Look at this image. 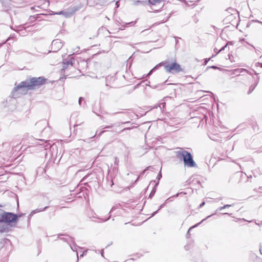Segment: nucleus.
Masks as SVG:
<instances>
[{
	"mask_svg": "<svg viewBox=\"0 0 262 262\" xmlns=\"http://www.w3.org/2000/svg\"><path fill=\"white\" fill-rule=\"evenodd\" d=\"M44 79L41 77L32 78L21 82L19 85L14 88V93L18 92L21 94H26L28 90L34 89L43 83Z\"/></svg>",
	"mask_w": 262,
	"mask_h": 262,
	"instance_id": "f257e3e1",
	"label": "nucleus"
},
{
	"mask_svg": "<svg viewBox=\"0 0 262 262\" xmlns=\"http://www.w3.org/2000/svg\"><path fill=\"white\" fill-rule=\"evenodd\" d=\"M17 219V216L12 213H0V232L6 231L8 226H15Z\"/></svg>",
	"mask_w": 262,
	"mask_h": 262,
	"instance_id": "f03ea898",
	"label": "nucleus"
},
{
	"mask_svg": "<svg viewBox=\"0 0 262 262\" xmlns=\"http://www.w3.org/2000/svg\"><path fill=\"white\" fill-rule=\"evenodd\" d=\"M178 153L179 155L183 157L185 165L188 167L195 166V162L193 161L190 153L185 150L181 152L178 151Z\"/></svg>",
	"mask_w": 262,
	"mask_h": 262,
	"instance_id": "7ed1b4c3",
	"label": "nucleus"
},
{
	"mask_svg": "<svg viewBox=\"0 0 262 262\" xmlns=\"http://www.w3.org/2000/svg\"><path fill=\"white\" fill-rule=\"evenodd\" d=\"M164 65L165 71L169 73H178L183 70L181 66L177 62H172Z\"/></svg>",
	"mask_w": 262,
	"mask_h": 262,
	"instance_id": "20e7f679",
	"label": "nucleus"
},
{
	"mask_svg": "<svg viewBox=\"0 0 262 262\" xmlns=\"http://www.w3.org/2000/svg\"><path fill=\"white\" fill-rule=\"evenodd\" d=\"M62 46V43L59 40H53L52 42V48L56 49L57 48H61Z\"/></svg>",
	"mask_w": 262,
	"mask_h": 262,
	"instance_id": "39448f33",
	"label": "nucleus"
},
{
	"mask_svg": "<svg viewBox=\"0 0 262 262\" xmlns=\"http://www.w3.org/2000/svg\"><path fill=\"white\" fill-rule=\"evenodd\" d=\"M149 3L153 5L156 4H160L161 2V0H148Z\"/></svg>",
	"mask_w": 262,
	"mask_h": 262,
	"instance_id": "423d86ee",
	"label": "nucleus"
},
{
	"mask_svg": "<svg viewBox=\"0 0 262 262\" xmlns=\"http://www.w3.org/2000/svg\"><path fill=\"white\" fill-rule=\"evenodd\" d=\"M245 70L244 69H235L234 72H233V73L234 74H238L239 73H241L242 71H245Z\"/></svg>",
	"mask_w": 262,
	"mask_h": 262,
	"instance_id": "0eeeda50",
	"label": "nucleus"
},
{
	"mask_svg": "<svg viewBox=\"0 0 262 262\" xmlns=\"http://www.w3.org/2000/svg\"><path fill=\"white\" fill-rule=\"evenodd\" d=\"M56 14H63V15H65L66 16H68L67 13L64 12V11H60L59 12L56 13Z\"/></svg>",
	"mask_w": 262,
	"mask_h": 262,
	"instance_id": "6e6552de",
	"label": "nucleus"
},
{
	"mask_svg": "<svg viewBox=\"0 0 262 262\" xmlns=\"http://www.w3.org/2000/svg\"><path fill=\"white\" fill-rule=\"evenodd\" d=\"M225 208H226V207H225V205H224V206H223V207H221L219 208L218 209V210H220V211H221V210H222L223 209H225Z\"/></svg>",
	"mask_w": 262,
	"mask_h": 262,
	"instance_id": "1a4fd4ad",
	"label": "nucleus"
},
{
	"mask_svg": "<svg viewBox=\"0 0 262 262\" xmlns=\"http://www.w3.org/2000/svg\"><path fill=\"white\" fill-rule=\"evenodd\" d=\"M161 177H162L161 174V173H159V174H158V177H158V180H160V179H161Z\"/></svg>",
	"mask_w": 262,
	"mask_h": 262,
	"instance_id": "9d476101",
	"label": "nucleus"
},
{
	"mask_svg": "<svg viewBox=\"0 0 262 262\" xmlns=\"http://www.w3.org/2000/svg\"><path fill=\"white\" fill-rule=\"evenodd\" d=\"M226 47V45L224 47H223V48H222L220 50H219V52H221V51L224 50L225 48Z\"/></svg>",
	"mask_w": 262,
	"mask_h": 262,
	"instance_id": "9b49d317",
	"label": "nucleus"
},
{
	"mask_svg": "<svg viewBox=\"0 0 262 262\" xmlns=\"http://www.w3.org/2000/svg\"><path fill=\"white\" fill-rule=\"evenodd\" d=\"M81 100H82V98H80L79 99V103L80 104H81Z\"/></svg>",
	"mask_w": 262,
	"mask_h": 262,
	"instance_id": "f8f14e48",
	"label": "nucleus"
},
{
	"mask_svg": "<svg viewBox=\"0 0 262 262\" xmlns=\"http://www.w3.org/2000/svg\"><path fill=\"white\" fill-rule=\"evenodd\" d=\"M231 205H225V206L226 208H227V207H230Z\"/></svg>",
	"mask_w": 262,
	"mask_h": 262,
	"instance_id": "ddd939ff",
	"label": "nucleus"
},
{
	"mask_svg": "<svg viewBox=\"0 0 262 262\" xmlns=\"http://www.w3.org/2000/svg\"><path fill=\"white\" fill-rule=\"evenodd\" d=\"M204 204H205V202H203V203L200 205V207H202Z\"/></svg>",
	"mask_w": 262,
	"mask_h": 262,
	"instance_id": "4468645a",
	"label": "nucleus"
},
{
	"mask_svg": "<svg viewBox=\"0 0 262 262\" xmlns=\"http://www.w3.org/2000/svg\"><path fill=\"white\" fill-rule=\"evenodd\" d=\"M156 68V67H155V68H154L152 70H151V71H150V72H149V74H150L151 73V72H152V70H154Z\"/></svg>",
	"mask_w": 262,
	"mask_h": 262,
	"instance_id": "2eb2a0df",
	"label": "nucleus"
},
{
	"mask_svg": "<svg viewBox=\"0 0 262 262\" xmlns=\"http://www.w3.org/2000/svg\"><path fill=\"white\" fill-rule=\"evenodd\" d=\"M212 68H213V69H216L217 67H215V66H213V67H212Z\"/></svg>",
	"mask_w": 262,
	"mask_h": 262,
	"instance_id": "dca6fc26",
	"label": "nucleus"
},
{
	"mask_svg": "<svg viewBox=\"0 0 262 262\" xmlns=\"http://www.w3.org/2000/svg\"><path fill=\"white\" fill-rule=\"evenodd\" d=\"M116 5L117 6V7L119 6L118 5V2H117L116 3Z\"/></svg>",
	"mask_w": 262,
	"mask_h": 262,
	"instance_id": "f3484780",
	"label": "nucleus"
},
{
	"mask_svg": "<svg viewBox=\"0 0 262 262\" xmlns=\"http://www.w3.org/2000/svg\"><path fill=\"white\" fill-rule=\"evenodd\" d=\"M210 216H211V215H209V216H208L206 218H208V217H209Z\"/></svg>",
	"mask_w": 262,
	"mask_h": 262,
	"instance_id": "a211bd4d",
	"label": "nucleus"
}]
</instances>
